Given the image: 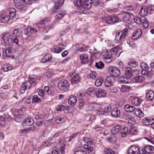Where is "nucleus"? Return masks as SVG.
Returning <instances> with one entry per match:
<instances>
[{"label": "nucleus", "mask_w": 154, "mask_h": 154, "mask_svg": "<svg viewBox=\"0 0 154 154\" xmlns=\"http://www.w3.org/2000/svg\"><path fill=\"white\" fill-rule=\"evenodd\" d=\"M128 34V29L126 28H124L123 31H121L118 32L115 37V42L118 43L123 40L127 36Z\"/></svg>", "instance_id": "nucleus-1"}, {"label": "nucleus", "mask_w": 154, "mask_h": 154, "mask_svg": "<svg viewBox=\"0 0 154 154\" xmlns=\"http://www.w3.org/2000/svg\"><path fill=\"white\" fill-rule=\"evenodd\" d=\"M58 89L63 91H67L69 87V85L67 80L62 79L60 80L58 83Z\"/></svg>", "instance_id": "nucleus-2"}, {"label": "nucleus", "mask_w": 154, "mask_h": 154, "mask_svg": "<svg viewBox=\"0 0 154 154\" xmlns=\"http://www.w3.org/2000/svg\"><path fill=\"white\" fill-rule=\"evenodd\" d=\"M109 73L114 77H117L120 75L121 72L120 70L116 67L109 66L108 67Z\"/></svg>", "instance_id": "nucleus-3"}, {"label": "nucleus", "mask_w": 154, "mask_h": 154, "mask_svg": "<svg viewBox=\"0 0 154 154\" xmlns=\"http://www.w3.org/2000/svg\"><path fill=\"white\" fill-rule=\"evenodd\" d=\"M3 54L4 56L7 57L14 58V55L13 54L14 52L13 48L12 47H8L7 48L2 49Z\"/></svg>", "instance_id": "nucleus-4"}, {"label": "nucleus", "mask_w": 154, "mask_h": 154, "mask_svg": "<svg viewBox=\"0 0 154 154\" xmlns=\"http://www.w3.org/2000/svg\"><path fill=\"white\" fill-rule=\"evenodd\" d=\"M13 36L11 34L8 32L3 33L2 38L5 43L8 45H11L12 43V39Z\"/></svg>", "instance_id": "nucleus-5"}, {"label": "nucleus", "mask_w": 154, "mask_h": 154, "mask_svg": "<svg viewBox=\"0 0 154 154\" xmlns=\"http://www.w3.org/2000/svg\"><path fill=\"white\" fill-rule=\"evenodd\" d=\"M32 85L31 83V82L29 81L23 83L20 89V93L22 94L24 93L26 90L31 88Z\"/></svg>", "instance_id": "nucleus-6"}, {"label": "nucleus", "mask_w": 154, "mask_h": 154, "mask_svg": "<svg viewBox=\"0 0 154 154\" xmlns=\"http://www.w3.org/2000/svg\"><path fill=\"white\" fill-rule=\"evenodd\" d=\"M55 3L54 7L52 8V13H55L57 11L59 8L63 4L64 0H52Z\"/></svg>", "instance_id": "nucleus-7"}, {"label": "nucleus", "mask_w": 154, "mask_h": 154, "mask_svg": "<svg viewBox=\"0 0 154 154\" xmlns=\"http://www.w3.org/2000/svg\"><path fill=\"white\" fill-rule=\"evenodd\" d=\"M139 152V148L135 145H132L130 146L128 150V154H138Z\"/></svg>", "instance_id": "nucleus-8"}, {"label": "nucleus", "mask_w": 154, "mask_h": 154, "mask_svg": "<svg viewBox=\"0 0 154 154\" xmlns=\"http://www.w3.org/2000/svg\"><path fill=\"white\" fill-rule=\"evenodd\" d=\"M114 77L109 76L107 77L105 80V85L106 87H109L113 85V83L115 81Z\"/></svg>", "instance_id": "nucleus-9"}, {"label": "nucleus", "mask_w": 154, "mask_h": 154, "mask_svg": "<svg viewBox=\"0 0 154 154\" xmlns=\"http://www.w3.org/2000/svg\"><path fill=\"white\" fill-rule=\"evenodd\" d=\"M142 31L140 29H137L133 33L131 36L132 40H136L139 38L142 35Z\"/></svg>", "instance_id": "nucleus-10"}, {"label": "nucleus", "mask_w": 154, "mask_h": 154, "mask_svg": "<svg viewBox=\"0 0 154 154\" xmlns=\"http://www.w3.org/2000/svg\"><path fill=\"white\" fill-rule=\"evenodd\" d=\"M59 47L57 46H54L52 49V51L56 53H59L61 52L62 50L64 49V47H66L63 44H58Z\"/></svg>", "instance_id": "nucleus-11"}, {"label": "nucleus", "mask_w": 154, "mask_h": 154, "mask_svg": "<svg viewBox=\"0 0 154 154\" xmlns=\"http://www.w3.org/2000/svg\"><path fill=\"white\" fill-rule=\"evenodd\" d=\"M103 106L101 104L97 103H94V111H96L97 112V114L99 115H101V113H102Z\"/></svg>", "instance_id": "nucleus-12"}, {"label": "nucleus", "mask_w": 154, "mask_h": 154, "mask_svg": "<svg viewBox=\"0 0 154 154\" xmlns=\"http://www.w3.org/2000/svg\"><path fill=\"white\" fill-rule=\"evenodd\" d=\"M145 80V78L143 76H136L133 79L132 81L134 83H141L143 82Z\"/></svg>", "instance_id": "nucleus-13"}, {"label": "nucleus", "mask_w": 154, "mask_h": 154, "mask_svg": "<svg viewBox=\"0 0 154 154\" xmlns=\"http://www.w3.org/2000/svg\"><path fill=\"white\" fill-rule=\"evenodd\" d=\"M80 80V77L78 74L76 73L70 79V81L72 84L73 85L79 83Z\"/></svg>", "instance_id": "nucleus-14"}, {"label": "nucleus", "mask_w": 154, "mask_h": 154, "mask_svg": "<svg viewBox=\"0 0 154 154\" xmlns=\"http://www.w3.org/2000/svg\"><path fill=\"white\" fill-rule=\"evenodd\" d=\"M24 126L32 125L34 123L33 119L31 117L26 118L23 122Z\"/></svg>", "instance_id": "nucleus-15"}, {"label": "nucleus", "mask_w": 154, "mask_h": 154, "mask_svg": "<svg viewBox=\"0 0 154 154\" xmlns=\"http://www.w3.org/2000/svg\"><path fill=\"white\" fill-rule=\"evenodd\" d=\"M149 9L145 6L141 7L139 12V14L141 16L143 17L146 16L148 14Z\"/></svg>", "instance_id": "nucleus-16"}, {"label": "nucleus", "mask_w": 154, "mask_h": 154, "mask_svg": "<svg viewBox=\"0 0 154 154\" xmlns=\"http://www.w3.org/2000/svg\"><path fill=\"white\" fill-rule=\"evenodd\" d=\"M77 102V98L74 95H71L69 97L68 99V103L71 105L73 106Z\"/></svg>", "instance_id": "nucleus-17"}, {"label": "nucleus", "mask_w": 154, "mask_h": 154, "mask_svg": "<svg viewBox=\"0 0 154 154\" xmlns=\"http://www.w3.org/2000/svg\"><path fill=\"white\" fill-rule=\"evenodd\" d=\"M74 154H86V152L84 149L83 147L78 146L74 149Z\"/></svg>", "instance_id": "nucleus-18"}, {"label": "nucleus", "mask_w": 154, "mask_h": 154, "mask_svg": "<svg viewBox=\"0 0 154 154\" xmlns=\"http://www.w3.org/2000/svg\"><path fill=\"white\" fill-rule=\"evenodd\" d=\"M112 116L114 118H118L120 116V112L117 108L113 109L111 112Z\"/></svg>", "instance_id": "nucleus-19"}, {"label": "nucleus", "mask_w": 154, "mask_h": 154, "mask_svg": "<svg viewBox=\"0 0 154 154\" xmlns=\"http://www.w3.org/2000/svg\"><path fill=\"white\" fill-rule=\"evenodd\" d=\"M122 129L120 125H116L112 127L111 129V133L112 134H116L120 132Z\"/></svg>", "instance_id": "nucleus-20"}, {"label": "nucleus", "mask_w": 154, "mask_h": 154, "mask_svg": "<svg viewBox=\"0 0 154 154\" xmlns=\"http://www.w3.org/2000/svg\"><path fill=\"white\" fill-rule=\"evenodd\" d=\"M88 56L87 54H82L80 56V59L82 63L85 64L88 62Z\"/></svg>", "instance_id": "nucleus-21"}, {"label": "nucleus", "mask_w": 154, "mask_h": 154, "mask_svg": "<svg viewBox=\"0 0 154 154\" xmlns=\"http://www.w3.org/2000/svg\"><path fill=\"white\" fill-rule=\"evenodd\" d=\"M1 22L3 23H8L11 19L9 15L7 14H3L0 16Z\"/></svg>", "instance_id": "nucleus-22"}, {"label": "nucleus", "mask_w": 154, "mask_h": 154, "mask_svg": "<svg viewBox=\"0 0 154 154\" xmlns=\"http://www.w3.org/2000/svg\"><path fill=\"white\" fill-rule=\"evenodd\" d=\"M50 21L49 18L46 17L41 20L39 23H36V25L38 27L40 28H43L45 26V22H48Z\"/></svg>", "instance_id": "nucleus-23"}, {"label": "nucleus", "mask_w": 154, "mask_h": 154, "mask_svg": "<svg viewBox=\"0 0 154 154\" xmlns=\"http://www.w3.org/2000/svg\"><path fill=\"white\" fill-rule=\"evenodd\" d=\"M85 2V0H74V5L79 8H83Z\"/></svg>", "instance_id": "nucleus-24"}, {"label": "nucleus", "mask_w": 154, "mask_h": 154, "mask_svg": "<svg viewBox=\"0 0 154 154\" xmlns=\"http://www.w3.org/2000/svg\"><path fill=\"white\" fill-rule=\"evenodd\" d=\"M144 150L147 153H154V147L152 146L147 145L145 146Z\"/></svg>", "instance_id": "nucleus-25"}, {"label": "nucleus", "mask_w": 154, "mask_h": 154, "mask_svg": "<svg viewBox=\"0 0 154 154\" xmlns=\"http://www.w3.org/2000/svg\"><path fill=\"white\" fill-rule=\"evenodd\" d=\"M154 122L153 119H151L150 118H144L143 119L142 123L143 125H151Z\"/></svg>", "instance_id": "nucleus-26"}, {"label": "nucleus", "mask_w": 154, "mask_h": 154, "mask_svg": "<svg viewBox=\"0 0 154 154\" xmlns=\"http://www.w3.org/2000/svg\"><path fill=\"white\" fill-rule=\"evenodd\" d=\"M140 67L142 69V73L143 74V71L145 72L144 74H146L149 71V67L148 65L144 62L141 63L140 64Z\"/></svg>", "instance_id": "nucleus-27"}, {"label": "nucleus", "mask_w": 154, "mask_h": 154, "mask_svg": "<svg viewBox=\"0 0 154 154\" xmlns=\"http://www.w3.org/2000/svg\"><path fill=\"white\" fill-rule=\"evenodd\" d=\"M124 108L126 112H132L134 111H135L136 109L134 106H131L129 104H126L125 105Z\"/></svg>", "instance_id": "nucleus-28"}, {"label": "nucleus", "mask_w": 154, "mask_h": 154, "mask_svg": "<svg viewBox=\"0 0 154 154\" xmlns=\"http://www.w3.org/2000/svg\"><path fill=\"white\" fill-rule=\"evenodd\" d=\"M146 98L148 100L152 101L154 98V92L152 90L149 91L146 94Z\"/></svg>", "instance_id": "nucleus-29"}, {"label": "nucleus", "mask_w": 154, "mask_h": 154, "mask_svg": "<svg viewBox=\"0 0 154 154\" xmlns=\"http://www.w3.org/2000/svg\"><path fill=\"white\" fill-rule=\"evenodd\" d=\"M132 69L130 67H128L126 68L125 70V74L127 78H131L132 76Z\"/></svg>", "instance_id": "nucleus-30"}, {"label": "nucleus", "mask_w": 154, "mask_h": 154, "mask_svg": "<svg viewBox=\"0 0 154 154\" xmlns=\"http://www.w3.org/2000/svg\"><path fill=\"white\" fill-rule=\"evenodd\" d=\"M52 58V56L51 54H47L41 60V62L43 63L47 62L50 60Z\"/></svg>", "instance_id": "nucleus-31"}, {"label": "nucleus", "mask_w": 154, "mask_h": 154, "mask_svg": "<svg viewBox=\"0 0 154 154\" xmlns=\"http://www.w3.org/2000/svg\"><path fill=\"white\" fill-rule=\"evenodd\" d=\"M106 91L104 90H99L97 91L96 96L97 97H104L106 94Z\"/></svg>", "instance_id": "nucleus-32"}, {"label": "nucleus", "mask_w": 154, "mask_h": 154, "mask_svg": "<svg viewBox=\"0 0 154 154\" xmlns=\"http://www.w3.org/2000/svg\"><path fill=\"white\" fill-rule=\"evenodd\" d=\"M66 14L65 11H62L60 12L55 16V19L57 20L61 19Z\"/></svg>", "instance_id": "nucleus-33"}, {"label": "nucleus", "mask_w": 154, "mask_h": 154, "mask_svg": "<svg viewBox=\"0 0 154 154\" xmlns=\"http://www.w3.org/2000/svg\"><path fill=\"white\" fill-rule=\"evenodd\" d=\"M29 80L32 85H35L37 84V78L35 75H31L29 77Z\"/></svg>", "instance_id": "nucleus-34"}, {"label": "nucleus", "mask_w": 154, "mask_h": 154, "mask_svg": "<svg viewBox=\"0 0 154 154\" xmlns=\"http://www.w3.org/2000/svg\"><path fill=\"white\" fill-rule=\"evenodd\" d=\"M92 1L91 0L87 1L84 3L83 8L88 10L91 8L92 5Z\"/></svg>", "instance_id": "nucleus-35"}, {"label": "nucleus", "mask_w": 154, "mask_h": 154, "mask_svg": "<svg viewBox=\"0 0 154 154\" xmlns=\"http://www.w3.org/2000/svg\"><path fill=\"white\" fill-rule=\"evenodd\" d=\"M141 102V100L137 97H133L131 100V103L135 106H138Z\"/></svg>", "instance_id": "nucleus-36"}, {"label": "nucleus", "mask_w": 154, "mask_h": 154, "mask_svg": "<svg viewBox=\"0 0 154 154\" xmlns=\"http://www.w3.org/2000/svg\"><path fill=\"white\" fill-rule=\"evenodd\" d=\"M134 113L136 116L139 118L143 117L144 116L143 113L142 112L140 109L136 108L134 111Z\"/></svg>", "instance_id": "nucleus-37"}, {"label": "nucleus", "mask_w": 154, "mask_h": 154, "mask_svg": "<svg viewBox=\"0 0 154 154\" xmlns=\"http://www.w3.org/2000/svg\"><path fill=\"white\" fill-rule=\"evenodd\" d=\"M13 69L12 66L10 64L4 65L2 67V69L5 72L11 70Z\"/></svg>", "instance_id": "nucleus-38"}, {"label": "nucleus", "mask_w": 154, "mask_h": 154, "mask_svg": "<svg viewBox=\"0 0 154 154\" xmlns=\"http://www.w3.org/2000/svg\"><path fill=\"white\" fill-rule=\"evenodd\" d=\"M137 133V131L133 127L131 128L128 130V135L131 136L136 135Z\"/></svg>", "instance_id": "nucleus-39"}, {"label": "nucleus", "mask_w": 154, "mask_h": 154, "mask_svg": "<svg viewBox=\"0 0 154 154\" xmlns=\"http://www.w3.org/2000/svg\"><path fill=\"white\" fill-rule=\"evenodd\" d=\"M119 88L120 91L122 92H127L130 90L131 87L124 85L122 86L121 87Z\"/></svg>", "instance_id": "nucleus-40"}, {"label": "nucleus", "mask_w": 154, "mask_h": 154, "mask_svg": "<svg viewBox=\"0 0 154 154\" xmlns=\"http://www.w3.org/2000/svg\"><path fill=\"white\" fill-rule=\"evenodd\" d=\"M111 21V24H113L119 21V17L115 15H113L110 16Z\"/></svg>", "instance_id": "nucleus-41"}, {"label": "nucleus", "mask_w": 154, "mask_h": 154, "mask_svg": "<svg viewBox=\"0 0 154 154\" xmlns=\"http://www.w3.org/2000/svg\"><path fill=\"white\" fill-rule=\"evenodd\" d=\"M84 149L86 152L87 151L88 153H90L93 150V147L90 145L85 144L83 147Z\"/></svg>", "instance_id": "nucleus-42"}, {"label": "nucleus", "mask_w": 154, "mask_h": 154, "mask_svg": "<svg viewBox=\"0 0 154 154\" xmlns=\"http://www.w3.org/2000/svg\"><path fill=\"white\" fill-rule=\"evenodd\" d=\"M54 120L56 123L62 124L65 122V119L64 118L57 116L54 118Z\"/></svg>", "instance_id": "nucleus-43"}, {"label": "nucleus", "mask_w": 154, "mask_h": 154, "mask_svg": "<svg viewBox=\"0 0 154 154\" xmlns=\"http://www.w3.org/2000/svg\"><path fill=\"white\" fill-rule=\"evenodd\" d=\"M127 134H128V129L127 127H124L121 133V135L122 137H125Z\"/></svg>", "instance_id": "nucleus-44"}, {"label": "nucleus", "mask_w": 154, "mask_h": 154, "mask_svg": "<svg viewBox=\"0 0 154 154\" xmlns=\"http://www.w3.org/2000/svg\"><path fill=\"white\" fill-rule=\"evenodd\" d=\"M16 10L13 8H10L9 13V17L11 18V19H12L15 15Z\"/></svg>", "instance_id": "nucleus-45"}, {"label": "nucleus", "mask_w": 154, "mask_h": 154, "mask_svg": "<svg viewBox=\"0 0 154 154\" xmlns=\"http://www.w3.org/2000/svg\"><path fill=\"white\" fill-rule=\"evenodd\" d=\"M95 66L98 69H102L104 67V65L103 62L101 61H99L96 63Z\"/></svg>", "instance_id": "nucleus-46"}, {"label": "nucleus", "mask_w": 154, "mask_h": 154, "mask_svg": "<svg viewBox=\"0 0 154 154\" xmlns=\"http://www.w3.org/2000/svg\"><path fill=\"white\" fill-rule=\"evenodd\" d=\"M111 107L109 106L105 107L104 108L103 107V110L102 111H103V112L101 113V115H104L105 113L109 112L111 110Z\"/></svg>", "instance_id": "nucleus-47"}, {"label": "nucleus", "mask_w": 154, "mask_h": 154, "mask_svg": "<svg viewBox=\"0 0 154 154\" xmlns=\"http://www.w3.org/2000/svg\"><path fill=\"white\" fill-rule=\"evenodd\" d=\"M103 82V79L102 78L99 77L96 80L95 85L97 87L100 86L102 85Z\"/></svg>", "instance_id": "nucleus-48"}, {"label": "nucleus", "mask_w": 154, "mask_h": 154, "mask_svg": "<svg viewBox=\"0 0 154 154\" xmlns=\"http://www.w3.org/2000/svg\"><path fill=\"white\" fill-rule=\"evenodd\" d=\"M18 6L15 5L16 8L19 9L20 11H25L26 9V5L24 4L23 2L20 4H18Z\"/></svg>", "instance_id": "nucleus-49"}, {"label": "nucleus", "mask_w": 154, "mask_h": 154, "mask_svg": "<svg viewBox=\"0 0 154 154\" xmlns=\"http://www.w3.org/2000/svg\"><path fill=\"white\" fill-rule=\"evenodd\" d=\"M32 103H38L41 101V99L38 97L37 95H34L32 96Z\"/></svg>", "instance_id": "nucleus-50"}, {"label": "nucleus", "mask_w": 154, "mask_h": 154, "mask_svg": "<svg viewBox=\"0 0 154 154\" xmlns=\"http://www.w3.org/2000/svg\"><path fill=\"white\" fill-rule=\"evenodd\" d=\"M35 130L33 127H29L28 128L24 129L21 130V132L22 133L26 134L29 131Z\"/></svg>", "instance_id": "nucleus-51"}, {"label": "nucleus", "mask_w": 154, "mask_h": 154, "mask_svg": "<svg viewBox=\"0 0 154 154\" xmlns=\"http://www.w3.org/2000/svg\"><path fill=\"white\" fill-rule=\"evenodd\" d=\"M134 20L137 24L140 25L142 23L143 19L140 17H134Z\"/></svg>", "instance_id": "nucleus-52"}, {"label": "nucleus", "mask_w": 154, "mask_h": 154, "mask_svg": "<svg viewBox=\"0 0 154 154\" xmlns=\"http://www.w3.org/2000/svg\"><path fill=\"white\" fill-rule=\"evenodd\" d=\"M142 24L143 26L145 29L147 28L149 25V23L147 22V20L145 17H143L142 20Z\"/></svg>", "instance_id": "nucleus-53"}, {"label": "nucleus", "mask_w": 154, "mask_h": 154, "mask_svg": "<svg viewBox=\"0 0 154 154\" xmlns=\"http://www.w3.org/2000/svg\"><path fill=\"white\" fill-rule=\"evenodd\" d=\"M19 30L17 29H15L14 30L12 35H11L13 38H19Z\"/></svg>", "instance_id": "nucleus-54"}, {"label": "nucleus", "mask_w": 154, "mask_h": 154, "mask_svg": "<svg viewBox=\"0 0 154 154\" xmlns=\"http://www.w3.org/2000/svg\"><path fill=\"white\" fill-rule=\"evenodd\" d=\"M86 110L87 111H94V103H91L89 104Z\"/></svg>", "instance_id": "nucleus-55"}, {"label": "nucleus", "mask_w": 154, "mask_h": 154, "mask_svg": "<svg viewBox=\"0 0 154 154\" xmlns=\"http://www.w3.org/2000/svg\"><path fill=\"white\" fill-rule=\"evenodd\" d=\"M103 22H105L107 23L111 24V18L110 16H108L105 17L103 18Z\"/></svg>", "instance_id": "nucleus-56"}, {"label": "nucleus", "mask_w": 154, "mask_h": 154, "mask_svg": "<svg viewBox=\"0 0 154 154\" xmlns=\"http://www.w3.org/2000/svg\"><path fill=\"white\" fill-rule=\"evenodd\" d=\"M31 27L30 26L28 27L24 30V34L28 35H31Z\"/></svg>", "instance_id": "nucleus-57"}, {"label": "nucleus", "mask_w": 154, "mask_h": 154, "mask_svg": "<svg viewBox=\"0 0 154 154\" xmlns=\"http://www.w3.org/2000/svg\"><path fill=\"white\" fill-rule=\"evenodd\" d=\"M104 152L105 154H114L113 151L110 148H105Z\"/></svg>", "instance_id": "nucleus-58"}, {"label": "nucleus", "mask_w": 154, "mask_h": 154, "mask_svg": "<svg viewBox=\"0 0 154 154\" xmlns=\"http://www.w3.org/2000/svg\"><path fill=\"white\" fill-rule=\"evenodd\" d=\"M128 65L133 68H135L137 66V63L135 61H130L128 62Z\"/></svg>", "instance_id": "nucleus-59"}, {"label": "nucleus", "mask_w": 154, "mask_h": 154, "mask_svg": "<svg viewBox=\"0 0 154 154\" xmlns=\"http://www.w3.org/2000/svg\"><path fill=\"white\" fill-rule=\"evenodd\" d=\"M26 110V109L25 108H22L18 110H17V115L19 116L20 117H21V116H23L24 112Z\"/></svg>", "instance_id": "nucleus-60"}, {"label": "nucleus", "mask_w": 154, "mask_h": 154, "mask_svg": "<svg viewBox=\"0 0 154 154\" xmlns=\"http://www.w3.org/2000/svg\"><path fill=\"white\" fill-rule=\"evenodd\" d=\"M132 16H129V15H124L123 18V21L127 23H129L130 22L129 19Z\"/></svg>", "instance_id": "nucleus-61"}, {"label": "nucleus", "mask_w": 154, "mask_h": 154, "mask_svg": "<svg viewBox=\"0 0 154 154\" xmlns=\"http://www.w3.org/2000/svg\"><path fill=\"white\" fill-rule=\"evenodd\" d=\"M5 120L4 117L2 116H0V125L2 126L5 125Z\"/></svg>", "instance_id": "nucleus-62"}, {"label": "nucleus", "mask_w": 154, "mask_h": 154, "mask_svg": "<svg viewBox=\"0 0 154 154\" xmlns=\"http://www.w3.org/2000/svg\"><path fill=\"white\" fill-rule=\"evenodd\" d=\"M100 54L99 53H94L92 54L91 58L92 59H97L100 57Z\"/></svg>", "instance_id": "nucleus-63"}, {"label": "nucleus", "mask_w": 154, "mask_h": 154, "mask_svg": "<svg viewBox=\"0 0 154 154\" xmlns=\"http://www.w3.org/2000/svg\"><path fill=\"white\" fill-rule=\"evenodd\" d=\"M128 122L131 125H134L135 123V119L134 118L131 117L128 118Z\"/></svg>", "instance_id": "nucleus-64"}]
</instances>
